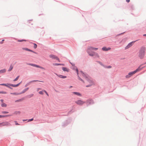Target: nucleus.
I'll list each match as a JSON object with an SVG mask.
<instances>
[{
    "label": "nucleus",
    "instance_id": "obj_1",
    "mask_svg": "<svg viewBox=\"0 0 146 146\" xmlns=\"http://www.w3.org/2000/svg\"><path fill=\"white\" fill-rule=\"evenodd\" d=\"M146 48L144 46L141 47L139 51L138 56L141 59L145 57L146 51Z\"/></svg>",
    "mask_w": 146,
    "mask_h": 146
},
{
    "label": "nucleus",
    "instance_id": "obj_2",
    "mask_svg": "<svg viewBox=\"0 0 146 146\" xmlns=\"http://www.w3.org/2000/svg\"><path fill=\"white\" fill-rule=\"evenodd\" d=\"M80 72L82 74L83 76L85 77V79L87 80V83H89V84L86 86V87H89L93 84V83L92 81L88 78V76L87 75H86V74H84L82 71H80Z\"/></svg>",
    "mask_w": 146,
    "mask_h": 146
},
{
    "label": "nucleus",
    "instance_id": "obj_3",
    "mask_svg": "<svg viewBox=\"0 0 146 146\" xmlns=\"http://www.w3.org/2000/svg\"><path fill=\"white\" fill-rule=\"evenodd\" d=\"M91 49H89V47L87 50V52L89 55L91 56H93L95 55V52L92 51Z\"/></svg>",
    "mask_w": 146,
    "mask_h": 146
},
{
    "label": "nucleus",
    "instance_id": "obj_4",
    "mask_svg": "<svg viewBox=\"0 0 146 146\" xmlns=\"http://www.w3.org/2000/svg\"><path fill=\"white\" fill-rule=\"evenodd\" d=\"M135 73V71L133 72H130L129 73L128 75H126L125 76L126 78H129L133 76L134 74Z\"/></svg>",
    "mask_w": 146,
    "mask_h": 146
},
{
    "label": "nucleus",
    "instance_id": "obj_5",
    "mask_svg": "<svg viewBox=\"0 0 146 146\" xmlns=\"http://www.w3.org/2000/svg\"><path fill=\"white\" fill-rule=\"evenodd\" d=\"M75 102L76 104L80 105H82L85 103L84 102L80 100H78L76 101Z\"/></svg>",
    "mask_w": 146,
    "mask_h": 146
},
{
    "label": "nucleus",
    "instance_id": "obj_6",
    "mask_svg": "<svg viewBox=\"0 0 146 146\" xmlns=\"http://www.w3.org/2000/svg\"><path fill=\"white\" fill-rule=\"evenodd\" d=\"M49 56L50 58L52 59H55L58 60V61L59 62H60V60H59V58L58 57H57V56H56L55 55L51 54V55H50Z\"/></svg>",
    "mask_w": 146,
    "mask_h": 146
},
{
    "label": "nucleus",
    "instance_id": "obj_7",
    "mask_svg": "<svg viewBox=\"0 0 146 146\" xmlns=\"http://www.w3.org/2000/svg\"><path fill=\"white\" fill-rule=\"evenodd\" d=\"M142 65H140L134 71L135 73H136L137 72H138L141 71V70L143 68H144V67H141V66Z\"/></svg>",
    "mask_w": 146,
    "mask_h": 146
},
{
    "label": "nucleus",
    "instance_id": "obj_8",
    "mask_svg": "<svg viewBox=\"0 0 146 146\" xmlns=\"http://www.w3.org/2000/svg\"><path fill=\"white\" fill-rule=\"evenodd\" d=\"M135 42V41L129 43L128 44V45L126 46L125 47V49H127L128 48H129L130 47H131V46H132L133 45V43Z\"/></svg>",
    "mask_w": 146,
    "mask_h": 146
},
{
    "label": "nucleus",
    "instance_id": "obj_9",
    "mask_svg": "<svg viewBox=\"0 0 146 146\" xmlns=\"http://www.w3.org/2000/svg\"><path fill=\"white\" fill-rule=\"evenodd\" d=\"M2 126H8L9 125H10V124L8 122L5 121L2 123Z\"/></svg>",
    "mask_w": 146,
    "mask_h": 146
},
{
    "label": "nucleus",
    "instance_id": "obj_10",
    "mask_svg": "<svg viewBox=\"0 0 146 146\" xmlns=\"http://www.w3.org/2000/svg\"><path fill=\"white\" fill-rule=\"evenodd\" d=\"M111 49V48L110 47L108 48H106V47H104L102 48V50L104 51H108V50H110Z\"/></svg>",
    "mask_w": 146,
    "mask_h": 146
},
{
    "label": "nucleus",
    "instance_id": "obj_11",
    "mask_svg": "<svg viewBox=\"0 0 146 146\" xmlns=\"http://www.w3.org/2000/svg\"><path fill=\"white\" fill-rule=\"evenodd\" d=\"M62 70L64 71H66L68 72L69 71V69L66 67H62Z\"/></svg>",
    "mask_w": 146,
    "mask_h": 146
},
{
    "label": "nucleus",
    "instance_id": "obj_12",
    "mask_svg": "<svg viewBox=\"0 0 146 146\" xmlns=\"http://www.w3.org/2000/svg\"><path fill=\"white\" fill-rule=\"evenodd\" d=\"M57 76L59 77V78H66V76H63L61 75H57Z\"/></svg>",
    "mask_w": 146,
    "mask_h": 146
},
{
    "label": "nucleus",
    "instance_id": "obj_13",
    "mask_svg": "<svg viewBox=\"0 0 146 146\" xmlns=\"http://www.w3.org/2000/svg\"><path fill=\"white\" fill-rule=\"evenodd\" d=\"M72 93V94H73L76 95H77L79 96H81L80 94L78 92H73Z\"/></svg>",
    "mask_w": 146,
    "mask_h": 146
},
{
    "label": "nucleus",
    "instance_id": "obj_14",
    "mask_svg": "<svg viewBox=\"0 0 146 146\" xmlns=\"http://www.w3.org/2000/svg\"><path fill=\"white\" fill-rule=\"evenodd\" d=\"M21 82H20L19 83L16 84V85H14V84H11L10 85L11 86L13 87H17L19 86V85L21 83Z\"/></svg>",
    "mask_w": 146,
    "mask_h": 146
},
{
    "label": "nucleus",
    "instance_id": "obj_15",
    "mask_svg": "<svg viewBox=\"0 0 146 146\" xmlns=\"http://www.w3.org/2000/svg\"><path fill=\"white\" fill-rule=\"evenodd\" d=\"M89 49H91V50H96L98 49V48H96L93 47L91 46H89Z\"/></svg>",
    "mask_w": 146,
    "mask_h": 146
},
{
    "label": "nucleus",
    "instance_id": "obj_16",
    "mask_svg": "<svg viewBox=\"0 0 146 146\" xmlns=\"http://www.w3.org/2000/svg\"><path fill=\"white\" fill-rule=\"evenodd\" d=\"M35 67H37V68H40L41 69H44V70H45V69L44 68L41 67L39 66L36 65V64H35Z\"/></svg>",
    "mask_w": 146,
    "mask_h": 146
},
{
    "label": "nucleus",
    "instance_id": "obj_17",
    "mask_svg": "<svg viewBox=\"0 0 146 146\" xmlns=\"http://www.w3.org/2000/svg\"><path fill=\"white\" fill-rule=\"evenodd\" d=\"M22 49H23V50H27V51H29L33 52L32 50L28 48H23Z\"/></svg>",
    "mask_w": 146,
    "mask_h": 146
},
{
    "label": "nucleus",
    "instance_id": "obj_18",
    "mask_svg": "<svg viewBox=\"0 0 146 146\" xmlns=\"http://www.w3.org/2000/svg\"><path fill=\"white\" fill-rule=\"evenodd\" d=\"M6 71V69H3L0 70V73H5Z\"/></svg>",
    "mask_w": 146,
    "mask_h": 146
},
{
    "label": "nucleus",
    "instance_id": "obj_19",
    "mask_svg": "<svg viewBox=\"0 0 146 146\" xmlns=\"http://www.w3.org/2000/svg\"><path fill=\"white\" fill-rule=\"evenodd\" d=\"M1 106L2 107H6L7 106V105L4 103H3L1 104Z\"/></svg>",
    "mask_w": 146,
    "mask_h": 146
},
{
    "label": "nucleus",
    "instance_id": "obj_20",
    "mask_svg": "<svg viewBox=\"0 0 146 146\" xmlns=\"http://www.w3.org/2000/svg\"><path fill=\"white\" fill-rule=\"evenodd\" d=\"M13 67L11 65L9 67V69L8 70L9 71H11L13 69Z\"/></svg>",
    "mask_w": 146,
    "mask_h": 146
},
{
    "label": "nucleus",
    "instance_id": "obj_21",
    "mask_svg": "<svg viewBox=\"0 0 146 146\" xmlns=\"http://www.w3.org/2000/svg\"><path fill=\"white\" fill-rule=\"evenodd\" d=\"M17 41L18 42H22L23 41H26V40L24 39H22L21 40H18Z\"/></svg>",
    "mask_w": 146,
    "mask_h": 146
},
{
    "label": "nucleus",
    "instance_id": "obj_22",
    "mask_svg": "<svg viewBox=\"0 0 146 146\" xmlns=\"http://www.w3.org/2000/svg\"><path fill=\"white\" fill-rule=\"evenodd\" d=\"M19 76H17L15 79L14 80H13V81H17L18 80V79H19Z\"/></svg>",
    "mask_w": 146,
    "mask_h": 146
},
{
    "label": "nucleus",
    "instance_id": "obj_23",
    "mask_svg": "<svg viewBox=\"0 0 146 146\" xmlns=\"http://www.w3.org/2000/svg\"><path fill=\"white\" fill-rule=\"evenodd\" d=\"M21 112L19 111H15L14 113V114H19Z\"/></svg>",
    "mask_w": 146,
    "mask_h": 146
},
{
    "label": "nucleus",
    "instance_id": "obj_24",
    "mask_svg": "<svg viewBox=\"0 0 146 146\" xmlns=\"http://www.w3.org/2000/svg\"><path fill=\"white\" fill-rule=\"evenodd\" d=\"M94 56H95L96 57L98 58L99 57V55L97 53H96L95 52V55Z\"/></svg>",
    "mask_w": 146,
    "mask_h": 146
},
{
    "label": "nucleus",
    "instance_id": "obj_25",
    "mask_svg": "<svg viewBox=\"0 0 146 146\" xmlns=\"http://www.w3.org/2000/svg\"><path fill=\"white\" fill-rule=\"evenodd\" d=\"M53 65L54 66H58V65H61V64L54 63V64H53Z\"/></svg>",
    "mask_w": 146,
    "mask_h": 146
},
{
    "label": "nucleus",
    "instance_id": "obj_26",
    "mask_svg": "<svg viewBox=\"0 0 146 146\" xmlns=\"http://www.w3.org/2000/svg\"><path fill=\"white\" fill-rule=\"evenodd\" d=\"M0 85H2V86H7V87H9L7 84H0Z\"/></svg>",
    "mask_w": 146,
    "mask_h": 146
},
{
    "label": "nucleus",
    "instance_id": "obj_27",
    "mask_svg": "<svg viewBox=\"0 0 146 146\" xmlns=\"http://www.w3.org/2000/svg\"><path fill=\"white\" fill-rule=\"evenodd\" d=\"M37 81H38V80H33V81H30V82H29V83H31L32 82H37Z\"/></svg>",
    "mask_w": 146,
    "mask_h": 146
},
{
    "label": "nucleus",
    "instance_id": "obj_28",
    "mask_svg": "<svg viewBox=\"0 0 146 146\" xmlns=\"http://www.w3.org/2000/svg\"><path fill=\"white\" fill-rule=\"evenodd\" d=\"M0 94H7V92H5L3 91H0Z\"/></svg>",
    "mask_w": 146,
    "mask_h": 146
},
{
    "label": "nucleus",
    "instance_id": "obj_29",
    "mask_svg": "<svg viewBox=\"0 0 146 146\" xmlns=\"http://www.w3.org/2000/svg\"><path fill=\"white\" fill-rule=\"evenodd\" d=\"M2 113L3 114H7L9 113V112L8 111H3L2 112Z\"/></svg>",
    "mask_w": 146,
    "mask_h": 146
},
{
    "label": "nucleus",
    "instance_id": "obj_30",
    "mask_svg": "<svg viewBox=\"0 0 146 146\" xmlns=\"http://www.w3.org/2000/svg\"><path fill=\"white\" fill-rule=\"evenodd\" d=\"M37 47V45L35 44H34V48H36Z\"/></svg>",
    "mask_w": 146,
    "mask_h": 146
},
{
    "label": "nucleus",
    "instance_id": "obj_31",
    "mask_svg": "<svg viewBox=\"0 0 146 146\" xmlns=\"http://www.w3.org/2000/svg\"><path fill=\"white\" fill-rule=\"evenodd\" d=\"M43 92H45V93H46V94L48 96V93H47V92L44 90H43Z\"/></svg>",
    "mask_w": 146,
    "mask_h": 146
},
{
    "label": "nucleus",
    "instance_id": "obj_32",
    "mask_svg": "<svg viewBox=\"0 0 146 146\" xmlns=\"http://www.w3.org/2000/svg\"><path fill=\"white\" fill-rule=\"evenodd\" d=\"M78 79H79L81 81H82L83 82H84L83 80H82V79H81L80 77H79V76H78Z\"/></svg>",
    "mask_w": 146,
    "mask_h": 146
},
{
    "label": "nucleus",
    "instance_id": "obj_33",
    "mask_svg": "<svg viewBox=\"0 0 146 146\" xmlns=\"http://www.w3.org/2000/svg\"><path fill=\"white\" fill-rule=\"evenodd\" d=\"M39 93L40 94H43V91H40L39 92Z\"/></svg>",
    "mask_w": 146,
    "mask_h": 146
},
{
    "label": "nucleus",
    "instance_id": "obj_34",
    "mask_svg": "<svg viewBox=\"0 0 146 146\" xmlns=\"http://www.w3.org/2000/svg\"><path fill=\"white\" fill-rule=\"evenodd\" d=\"M28 64L31 65V66H35V64Z\"/></svg>",
    "mask_w": 146,
    "mask_h": 146
},
{
    "label": "nucleus",
    "instance_id": "obj_35",
    "mask_svg": "<svg viewBox=\"0 0 146 146\" xmlns=\"http://www.w3.org/2000/svg\"><path fill=\"white\" fill-rule=\"evenodd\" d=\"M97 62L99 64H101V65H102V66H103V64H102V63L100 62H99V61H97Z\"/></svg>",
    "mask_w": 146,
    "mask_h": 146
},
{
    "label": "nucleus",
    "instance_id": "obj_36",
    "mask_svg": "<svg viewBox=\"0 0 146 146\" xmlns=\"http://www.w3.org/2000/svg\"><path fill=\"white\" fill-rule=\"evenodd\" d=\"M14 122L16 125H19V124L17 123V121H15Z\"/></svg>",
    "mask_w": 146,
    "mask_h": 146
},
{
    "label": "nucleus",
    "instance_id": "obj_37",
    "mask_svg": "<svg viewBox=\"0 0 146 146\" xmlns=\"http://www.w3.org/2000/svg\"><path fill=\"white\" fill-rule=\"evenodd\" d=\"M33 118H32V119H29L28 121V122H29V121H33Z\"/></svg>",
    "mask_w": 146,
    "mask_h": 146
},
{
    "label": "nucleus",
    "instance_id": "obj_38",
    "mask_svg": "<svg viewBox=\"0 0 146 146\" xmlns=\"http://www.w3.org/2000/svg\"><path fill=\"white\" fill-rule=\"evenodd\" d=\"M29 89V88H27L26 89H25L24 90H25V92H26V91H27Z\"/></svg>",
    "mask_w": 146,
    "mask_h": 146
},
{
    "label": "nucleus",
    "instance_id": "obj_39",
    "mask_svg": "<svg viewBox=\"0 0 146 146\" xmlns=\"http://www.w3.org/2000/svg\"><path fill=\"white\" fill-rule=\"evenodd\" d=\"M5 117V115H0V118H2V117Z\"/></svg>",
    "mask_w": 146,
    "mask_h": 146
},
{
    "label": "nucleus",
    "instance_id": "obj_40",
    "mask_svg": "<svg viewBox=\"0 0 146 146\" xmlns=\"http://www.w3.org/2000/svg\"><path fill=\"white\" fill-rule=\"evenodd\" d=\"M76 71H77V74L78 75V69L76 68Z\"/></svg>",
    "mask_w": 146,
    "mask_h": 146
},
{
    "label": "nucleus",
    "instance_id": "obj_41",
    "mask_svg": "<svg viewBox=\"0 0 146 146\" xmlns=\"http://www.w3.org/2000/svg\"><path fill=\"white\" fill-rule=\"evenodd\" d=\"M11 94H14V95H17V94L15 93H11Z\"/></svg>",
    "mask_w": 146,
    "mask_h": 146
},
{
    "label": "nucleus",
    "instance_id": "obj_42",
    "mask_svg": "<svg viewBox=\"0 0 146 146\" xmlns=\"http://www.w3.org/2000/svg\"><path fill=\"white\" fill-rule=\"evenodd\" d=\"M107 68H111V66H109Z\"/></svg>",
    "mask_w": 146,
    "mask_h": 146
},
{
    "label": "nucleus",
    "instance_id": "obj_43",
    "mask_svg": "<svg viewBox=\"0 0 146 146\" xmlns=\"http://www.w3.org/2000/svg\"><path fill=\"white\" fill-rule=\"evenodd\" d=\"M0 101H1V102H2V103H4V102H3V99H1V100H0Z\"/></svg>",
    "mask_w": 146,
    "mask_h": 146
},
{
    "label": "nucleus",
    "instance_id": "obj_44",
    "mask_svg": "<svg viewBox=\"0 0 146 146\" xmlns=\"http://www.w3.org/2000/svg\"><path fill=\"white\" fill-rule=\"evenodd\" d=\"M126 1L127 3H129L130 1V0H126Z\"/></svg>",
    "mask_w": 146,
    "mask_h": 146
},
{
    "label": "nucleus",
    "instance_id": "obj_45",
    "mask_svg": "<svg viewBox=\"0 0 146 146\" xmlns=\"http://www.w3.org/2000/svg\"><path fill=\"white\" fill-rule=\"evenodd\" d=\"M33 96V94H31V95H30V97H32Z\"/></svg>",
    "mask_w": 146,
    "mask_h": 146
},
{
    "label": "nucleus",
    "instance_id": "obj_46",
    "mask_svg": "<svg viewBox=\"0 0 146 146\" xmlns=\"http://www.w3.org/2000/svg\"><path fill=\"white\" fill-rule=\"evenodd\" d=\"M20 101V100H18L15 101V102H18Z\"/></svg>",
    "mask_w": 146,
    "mask_h": 146
},
{
    "label": "nucleus",
    "instance_id": "obj_47",
    "mask_svg": "<svg viewBox=\"0 0 146 146\" xmlns=\"http://www.w3.org/2000/svg\"><path fill=\"white\" fill-rule=\"evenodd\" d=\"M2 126V123H0V127Z\"/></svg>",
    "mask_w": 146,
    "mask_h": 146
},
{
    "label": "nucleus",
    "instance_id": "obj_48",
    "mask_svg": "<svg viewBox=\"0 0 146 146\" xmlns=\"http://www.w3.org/2000/svg\"><path fill=\"white\" fill-rule=\"evenodd\" d=\"M40 89H41L40 88H37V91H38L39 90H40Z\"/></svg>",
    "mask_w": 146,
    "mask_h": 146
},
{
    "label": "nucleus",
    "instance_id": "obj_49",
    "mask_svg": "<svg viewBox=\"0 0 146 146\" xmlns=\"http://www.w3.org/2000/svg\"><path fill=\"white\" fill-rule=\"evenodd\" d=\"M25 92V90H24L22 92V93H24Z\"/></svg>",
    "mask_w": 146,
    "mask_h": 146
},
{
    "label": "nucleus",
    "instance_id": "obj_50",
    "mask_svg": "<svg viewBox=\"0 0 146 146\" xmlns=\"http://www.w3.org/2000/svg\"><path fill=\"white\" fill-rule=\"evenodd\" d=\"M27 119H26V120H23V121H27Z\"/></svg>",
    "mask_w": 146,
    "mask_h": 146
},
{
    "label": "nucleus",
    "instance_id": "obj_51",
    "mask_svg": "<svg viewBox=\"0 0 146 146\" xmlns=\"http://www.w3.org/2000/svg\"><path fill=\"white\" fill-rule=\"evenodd\" d=\"M60 65L64 66V64H61V65Z\"/></svg>",
    "mask_w": 146,
    "mask_h": 146
},
{
    "label": "nucleus",
    "instance_id": "obj_52",
    "mask_svg": "<svg viewBox=\"0 0 146 146\" xmlns=\"http://www.w3.org/2000/svg\"><path fill=\"white\" fill-rule=\"evenodd\" d=\"M143 36H146V34H144V35H143Z\"/></svg>",
    "mask_w": 146,
    "mask_h": 146
},
{
    "label": "nucleus",
    "instance_id": "obj_53",
    "mask_svg": "<svg viewBox=\"0 0 146 146\" xmlns=\"http://www.w3.org/2000/svg\"><path fill=\"white\" fill-rule=\"evenodd\" d=\"M4 40H2V41H4Z\"/></svg>",
    "mask_w": 146,
    "mask_h": 146
},
{
    "label": "nucleus",
    "instance_id": "obj_54",
    "mask_svg": "<svg viewBox=\"0 0 146 146\" xmlns=\"http://www.w3.org/2000/svg\"><path fill=\"white\" fill-rule=\"evenodd\" d=\"M10 115H7V116H9Z\"/></svg>",
    "mask_w": 146,
    "mask_h": 146
}]
</instances>
